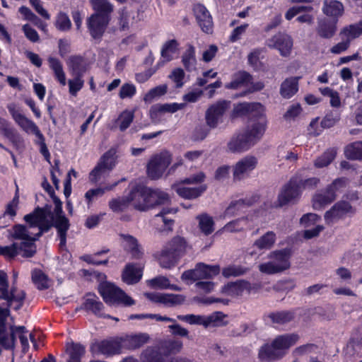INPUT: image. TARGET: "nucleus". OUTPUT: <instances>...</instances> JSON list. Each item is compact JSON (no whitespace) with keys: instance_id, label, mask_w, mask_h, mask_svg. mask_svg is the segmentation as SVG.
Wrapping results in <instances>:
<instances>
[{"instance_id":"31","label":"nucleus","mask_w":362,"mask_h":362,"mask_svg":"<svg viewBox=\"0 0 362 362\" xmlns=\"http://www.w3.org/2000/svg\"><path fill=\"white\" fill-rule=\"evenodd\" d=\"M67 65L72 76H83L86 71L85 58L80 55L71 56L67 61Z\"/></svg>"},{"instance_id":"32","label":"nucleus","mask_w":362,"mask_h":362,"mask_svg":"<svg viewBox=\"0 0 362 362\" xmlns=\"http://www.w3.org/2000/svg\"><path fill=\"white\" fill-rule=\"evenodd\" d=\"M141 276L142 269L132 263L127 264L122 273V280L128 284L137 283Z\"/></svg>"},{"instance_id":"54","label":"nucleus","mask_w":362,"mask_h":362,"mask_svg":"<svg viewBox=\"0 0 362 362\" xmlns=\"http://www.w3.org/2000/svg\"><path fill=\"white\" fill-rule=\"evenodd\" d=\"M16 344V338L12 334V326L10 327L9 336L6 334V330H0V354L2 348L4 349H13Z\"/></svg>"},{"instance_id":"50","label":"nucleus","mask_w":362,"mask_h":362,"mask_svg":"<svg viewBox=\"0 0 362 362\" xmlns=\"http://www.w3.org/2000/svg\"><path fill=\"white\" fill-rule=\"evenodd\" d=\"M182 62L188 71L193 70L196 65L195 49L189 45L182 57Z\"/></svg>"},{"instance_id":"21","label":"nucleus","mask_w":362,"mask_h":362,"mask_svg":"<svg viewBox=\"0 0 362 362\" xmlns=\"http://www.w3.org/2000/svg\"><path fill=\"white\" fill-rule=\"evenodd\" d=\"M264 112V107L260 103H243L237 105L234 113L238 116L248 115L252 117H259Z\"/></svg>"},{"instance_id":"46","label":"nucleus","mask_w":362,"mask_h":362,"mask_svg":"<svg viewBox=\"0 0 362 362\" xmlns=\"http://www.w3.org/2000/svg\"><path fill=\"white\" fill-rule=\"evenodd\" d=\"M85 352V347L83 345L71 343L66 347V353L69 354L67 362H81V358Z\"/></svg>"},{"instance_id":"47","label":"nucleus","mask_w":362,"mask_h":362,"mask_svg":"<svg viewBox=\"0 0 362 362\" xmlns=\"http://www.w3.org/2000/svg\"><path fill=\"white\" fill-rule=\"evenodd\" d=\"M32 281L37 289H47L50 286L48 276L40 269H35L32 272Z\"/></svg>"},{"instance_id":"28","label":"nucleus","mask_w":362,"mask_h":362,"mask_svg":"<svg viewBox=\"0 0 362 362\" xmlns=\"http://www.w3.org/2000/svg\"><path fill=\"white\" fill-rule=\"evenodd\" d=\"M134 118V112L132 110H124L118 117L110 125V130L119 129L121 132L125 131L132 123Z\"/></svg>"},{"instance_id":"37","label":"nucleus","mask_w":362,"mask_h":362,"mask_svg":"<svg viewBox=\"0 0 362 362\" xmlns=\"http://www.w3.org/2000/svg\"><path fill=\"white\" fill-rule=\"evenodd\" d=\"M294 319V313L288 310H282L271 313L264 317L267 322L273 324L284 325Z\"/></svg>"},{"instance_id":"29","label":"nucleus","mask_w":362,"mask_h":362,"mask_svg":"<svg viewBox=\"0 0 362 362\" xmlns=\"http://www.w3.org/2000/svg\"><path fill=\"white\" fill-rule=\"evenodd\" d=\"M330 190L331 189H326L324 192L316 193L313 196L312 204L314 209L321 210L335 200V192H331Z\"/></svg>"},{"instance_id":"12","label":"nucleus","mask_w":362,"mask_h":362,"mask_svg":"<svg viewBox=\"0 0 362 362\" xmlns=\"http://www.w3.org/2000/svg\"><path fill=\"white\" fill-rule=\"evenodd\" d=\"M301 195V191L296 181V178L291 177L287 184L282 188L278 196V202L280 206L289 203H296Z\"/></svg>"},{"instance_id":"57","label":"nucleus","mask_w":362,"mask_h":362,"mask_svg":"<svg viewBox=\"0 0 362 362\" xmlns=\"http://www.w3.org/2000/svg\"><path fill=\"white\" fill-rule=\"evenodd\" d=\"M160 348L165 354H177L182 349V342L178 339L167 340L161 344Z\"/></svg>"},{"instance_id":"22","label":"nucleus","mask_w":362,"mask_h":362,"mask_svg":"<svg viewBox=\"0 0 362 362\" xmlns=\"http://www.w3.org/2000/svg\"><path fill=\"white\" fill-rule=\"evenodd\" d=\"M82 307L84 310L91 312L95 315L106 317V315L103 313V304L94 293H90L85 296ZM107 317H109L108 315Z\"/></svg>"},{"instance_id":"58","label":"nucleus","mask_w":362,"mask_h":362,"mask_svg":"<svg viewBox=\"0 0 362 362\" xmlns=\"http://www.w3.org/2000/svg\"><path fill=\"white\" fill-rule=\"evenodd\" d=\"M176 210L173 209H163L156 216L157 223H163L165 226L164 230H172V226L174 224V220L167 216L168 214L173 213L175 214Z\"/></svg>"},{"instance_id":"2","label":"nucleus","mask_w":362,"mask_h":362,"mask_svg":"<svg viewBox=\"0 0 362 362\" xmlns=\"http://www.w3.org/2000/svg\"><path fill=\"white\" fill-rule=\"evenodd\" d=\"M128 195L131 204L135 209L141 211L170 202V197L166 192L158 189H153L142 185L134 186Z\"/></svg>"},{"instance_id":"39","label":"nucleus","mask_w":362,"mask_h":362,"mask_svg":"<svg viewBox=\"0 0 362 362\" xmlns=\"http://www.w3.org/2000/svg\"><path fill=\"white\" fill-rule=\"evenodd\" d=\"M206 189V185L198 187H187L180 183L176 187V192L185 199H195L199 197Z\"/></svg>"},{"instance_id":"41","label":"nucleus","mask_w":362,"mask_h":362,"mask_svg":"<svg viewBox=\"0 0 362 362\" xmlns=\"http://www.w3.org/2000/svg\"><path fill=\"white\" fill-rule=\"evenodd\" d=\"M323 13L329 16L337 18L342 15L344 6L336 0H325L322 8Z\"/></svg>"},{"instance_id":"14","label":"nucleus","mask_w":362,"mask_h":362,"mask_svg":"<svg viewBox=\"0 0 362 362\" xmlns=\"http://www.w3.org/2000/svg\"><path fill=\"white\" fill-rule=\"evenodd\" d=\"M293 39L286 33H278L267 40V46L279 50L283 57L290 55L293 47Z\"/></svg>"},{"instance_id":"6","label":"nucleus","mask_w":362,"mask_h":362,"mask_svg":"<svg viewBox=\"0 0 362 362\" xmlns=\"http://www.w3.org/2000/svg\"><path fill=\"white\" fill-rule=\"evenodd\" d=\"M172 161V156L168 151L161 152L151 157L147 164L146 173L151 180L160 178Z\"/></svg>"},{"instance_id":"40","label":"nucleus","mask_w":362,"mask_h":362,"mask_svg":"<svg viewBox=\"0 0 362 362\" xmlns=\"http://www.w3.org/2000/svg\"><path fill=\"white\" fill-rule=\"evenodd\" d=\"M250 288L249 283L240 281L234 283H230L222 288V292L228 296L235 297L242 295L245 290Z\"/></svg>"},{"instance_id":"55","label":"nucleus","mask_w":362,"mask_h":362,"mask_svg":"<svg viewBox=\"0 0 362 362\" xmlns=\"http://www.w3.org/2000/svg\"><path fill=\"white\" fill-rule=\"evenodd\" d=\"M131 204L129 195L113 199L109 202V207L114 212L119 213L126 210Z\"/></svg>"},{"instance_id":"59","label":"nucleus","mask_w":362,"mask_h":362,"mask_svg":"<svg viewBox=\"0 0 362 362\" xmlns=\"http://www.w3.org/2000/svg\"><path fill=\"white\" fill-rule=\"evenodd\" d=\"M337 155L335 148H330L325 151L320 157L315 161V165L317 168H323L327 166L332 163Z\"/></svg>"},{"instance_id":"30","label":"nucleus","mask_w":362,"mask_h":362,"mask_svg":"<svg viewBox=\"0 0 362 362\" xmlns=\"http://www.w3.org/2000/svg\"><path fill=\"white\" fill-rule=\"evenodd\" d=\"M300 76L289 77L286 78L280 87V94L284 98H291L298 90V81Z\"/></svg>"},{"instance_id":"63","label":"nucleus","mask_w":362,"mask_h":362,"mask_svg":"<svg viewBox=\"0 0 362 362\" xmlns=\"http://www.w3.org/2000/svg\"><path fill=\"white\" fill-rule=\"evenodd\" d=\"M148 285L152 288L166 289L170 286L169 279L163 276H158L147 281Z\"/></svg>"},{"instance_id":"23","label":"nucleus","mask_w":362,"mask_h":362,"mask_svg":"<svg viewBox=\"0 0 362 362\" xmlns=\"http://www.w3.org/2000/svg\"><path fill=\"white\" fill-rule=\"evenodd\" d=\"M298 339L299 336L296 334H286L278 336L272 343L276 347V349L284 356L287 350L294 345Z\"/></svg>"},{"instance_id":"49","label":"nucleus","mask_w":362,"mask_h":362,"mask_svg":"<svg viewBox=\"0 0 362 362\" xmlns=\"http://www.w3.org/2000/svg\"><path fill=\"white\" fill-rule=\"evenodd\" d=\"M252 77L250 74L245 71H239L236 73L233 81L228 83L226 87L227 88L236 89L239 87L246 85L250 82Z\"/></svg>"},{"instance_id":"34","label":"nucleus","mask_w":362,"mask_h":362,"mask_svg":"<svg viewBox=\"0 0 362 362\" xmlns=\"http://www.w3.org/2000/svg\"><path fill=\"white\" fill-rule=\"evenodd\" d=\"M185 105L184 103H172V104H157L153 105L150 109V115L152 119H156L160 114L165 112L174 113L177 110L184 108Z\"/></svg>"},{"instance_id":"51","label":"nucleus","mask_w":362,"mask_h":362,"mask_svg":"<svg viewBox=\"0 0 362 362\" xmlns=\"http://www.w3.org/2000/svg\"><path fill=\"white\" fill-rule=\"evenodd\" d=\"M345 156L352 160H362V141H356L346 146Z\"/></svg>"},{"instance_id":"45","label":"nucleus","mask_w":362,"mask_h":362,"mask_svg":"<svg viewBox=\"0 0 362 362\" xmlns=\"http://www.w3.org/2000/svg\"><path fill=\"white\" fill-rule=\"evenodd\" d=\"M199 221V228L205 235H209L214 230V221L213 218L207 214H202L196 218Z\"/></svg>"},{"instance_id":"56","label":"nucleus","mask_w":362,"mask_h":362,"mask_svg":"<svg viewBox=\"0 0 362 362\" xmlns=\"http://www.w3.org/2000/svg\"><path fill=\"white\" fill-rule=\"evenodd\" d=\"M226 315L221 312H215L211 315L206 316V328L209 327H223L228 324V322L225 320Z\"/></svg>"},{"instance_id":"10","label":"nucleus","mask_w":362,"mask_h":362,"mask_svg":"<svg viewBox=\"0 0 362 362\" xmlns=\"http://www.w3.org/2000/svg\"><path fill=\"white\" fill-rule=\"evenodd\" d=\"M122 349V341L118 337L95 341L90 346V351L93 354H103L107 356L119 354Z\"/></svg>"},{"instance_id":"19","label":"nucleus","mask_w":362,"mask_h":362,"mask_svg":"<svg viewBox=\"0 0 362 362\" xmlns=\"http://www.w3.org/2000/svg\"><path fill=\"white\" fill-rule=\"evenodd\" d=\"M257 118V121L252 122L244 132L253 145L262 137L267 127V120L264 114Z\"/></svg>"},{"instance_id":"8","label":"nucleus","mask_w":362,"mask_h":362,"mask_svg":"<svg viewBox=\"0 0 362 362\" xmlns=\"http://www.w3.org/2000/svg\"><path fill=\"white\" fill-rule=\"evenodd\" d=\"M220 272V267L218 265H208L204 263H198L194 269L185 271L182 274V280H191L193 281L211 279Z\"/></svg>"},{"instance_id":"44","label":"nucleus","mask_w":362,"mask_h":362,"mask_svg":"<svg viewBox=\"0 0 362 362\" xmlns=\"http://www.w3.org/2000/svg\"><path fill=\"white\" fill-rule=\"evenodd\" d=\"M276 239V235L275 233L269 231L256 240L254 243V246L259 250H269L274 246Z\"/></svg>"},{"instance_id":"35","label":"nucleus","mask_w":362,"mask_h":362,"mask_svg":"<svg viewBox=\"0 0 362 362\" xmlns=\"http://www.w3.org/2000/svg\"><path fill=\"white\" fill-rule=\"evenodd\" d=\"M165 247L180 259L186 253L189 245L184 238L175 236L167 243Z\"/></svg>"},{"instance_id":"53","label":"nucleus","mask_w":362,"mask_h":362,"mask_svg":"<svg viewBox=\"0 0 362 362\" xmlns=\"http://www.w3.org/2000/svg\"><path fill=\"white\" fill-rule=\"evenodd\" d=\"M177 46L178 43L175 40H170L163 45L161 50L163 62H168L173 59V54L176 52Z\"/></svg>"},{"instance_id":"16","label":"nucleus","mask_w":362,"mask_h":362,"mask_svg":"<svg viewBox=\"0 0 362 362\" xmlns=\"http://www.w3.org/2000/svg\"><path fill=\"white\" fill-rule=\"evenodd\" d=\"M257 159L255 156H246L238 161L233 166V175L235 180H240L247 177L256 168Z\"/></svg>"},{"instance_id":"24","label":"nucleus","mask_w":362,"mask_h":362,"mask_svg":"<svg viewBox=\"0 0 362 362\" xmlns=\"http://www.w3.org/2000/svg\"><path fill=\"white\" fill-rule=\"evenodd\" d=\"M122 349L134 350L140 348L149 340V336L146 333H139L135 335H128L120 337Z\"/></svg>"},{"instance_id":"52","label":"nucleus","mask_w":362,"mask_h":362,"mask_svg":"<svg viewBox=\"0 0 362 362\" xmlns=\"http://www.w3.org/2000/svg\"><path fill=\"white\" fill-rule=\"evenodd\" d=\"M256 197L250 199H240L230 203L228 207L226 209V216H234L237 214V211L241 210L245 206H250L256 202Z\"/></svg>"},{"instance_id":"61","label":"nucleus","mask_w":362,"mask_h":362,"mask_svg":"<svg viewBox=\"0 0 362 362\" xmlns=\"http://www.w3.org/2000/svg\"><path fill=\"white\" fill-rule=\"evenodd\" d=\"M167 85H160L151 89L144 97L145 102L151 103L153 99L160 97L167 93Z\"/></svg>"},{"instance_id":"33","label":"nucleus","mask_w":362,"mask_h":362,"mask_svg":"<svg viewBox=\"0 0 362 362\" xmlns=\"http://www.w3.org/2000/svg\"><path fill=\"white\" fill-rule=\"evenodd\" d=\"M180 358L165 361L162 354L156 348L148 347L141 354V362H178Z\"/></svg>"},{"instance_id":"25","label":"nucleus","mask_w":362,"mask_h":362,"mask_svg":"<svg viewBox=\"0 0 362 362\" xmlns=\"http://www.w3.org/2000/svg\"><path fill=\"white\" fill-rule=\"evenodd\" d=\"M252 146H253V144L245 133L239 134L233 136L228 144L229 151L233 153L245 151Z\"/></svg>"},{"instance_id":"15","label":"nucleus","mask_w":362,"mask_h":362,"mask_svg":"<svg viewBox=\"0 0 362 362\" xmlns=\"http://www.w3.org/2000/svg\"><path fill=\"white\" fill-rule=\"evenodd\" d=\"M110 20L99 14H92L87 19V28L90 36L95 40H100L105 33Z\"/></svg>"},{"instance_id":"64","label":"nucleus","mask_w":362,"mask_h":362,"mask_svg":"<svg viewBox=\"0 0 362 362\" xmlns=\"http://www.w3.org/2000/svg\"><path fill=\"white\" fill-rule=\"evenodd\" d=\"M74 78L68 81L69 93L71 95L76 96L77 93L83 88L84 81L83 76H73Z\"/></svg>"},{"instance_id":"62","label":"nucleus","mask_w":362,"mask_h":362,"mask_svg":"<svg viewBox=\"0 0 362 362\" xmlns=\"http://www.w3.org/2000/svg\"><path fill=\"white\" fill-rule=\"evenodd\" d=\"M27 332L28 331L24 326H12V334L14 335L16 339V337H18L23 350H25L29 346L28 340L25 336Z\"/></svg>"},{"instance_id":"17","label":"nucleus","mask_w":362,"mask_h":362,"mask_svg":"<svg viewBox=\"0 0 362 362\" xmlns=\"http://www.w3.org/2000/svg\"><path fill=\"white\" fill-rule=\"evenodd\" d=\"M144 296L152 302L162 303L168 307L181 305L185 301V296L180 294L145 293Z\"/></svg>"},{"instance_id":"38","label":"nucleus","mask_w":362,"mask_h":362,"mask_svg":"<svg viewBox=\"0 0 362 362\" xmlns=\"http://www.w3.org/2000/svg\"><path fill=\"white\" fill-rule=\"evenodd\" d=\"M284 357L282 354L276 349L272 343L262 346L259 351V358L263 361H276Z\"/></svg>"},{"instance_id":"20","label":"nucleus","mask_w":362,"mask_h":362,"mask_svg":"<svg viewBox=\"0 0 362 362\" xmlns=\"http://www.w3.org/2000/svg\"><path fill=\"white\" fill-rule=\"evenodd\" d=\"M119 236L122 239L124 249L131 255L133 259H140L143 257L142 247L135 237L128 234H120Z\"/></svg>"},{"instance_id":"27","label":"nucleus","mask_w":362,"mask_h":362,"mask_svg":"<svg viewBox=\"0 0 362 362\" xmlns=\"http://www.w3.org/2000/svg\"><path fill=\"white\" fill-rule=\"evenodd\" d=\"M49 221L52 224V226H54L57 228V234L60 239L59 247L63 248L66 246V232L70 226L69 219L64 216H60L55 217L53 223L49 220Z\"/></svg>"},{"instance_id":"18","label":"nucleus","mask_w":362,"mask_h":362,"mask_svg":"<svg viewBox=\"0 0 362 362\" xmlns=\"http://www.w3.org/2000/svg\"><path fill=\"white\" fill-rule=\"evenodd\" d=\"M193 11L202 30L208 34L211 33L214 23L212 17L207 8L204 5L197 4L194 5Z\"/></svg>"},{"instance_id":"48","label":"nucleus","mask_w":362,"mask_h":362,"mask_svg":"<svg viewBox=\"0 0 362 362\" xmlns=\"http://www.w3.org/2000/svg\"><path fill=\"white\" fill-rule=\"evenodd\" d=\"M362 34V21L356 24L350 25L344 28L340 35L344 36L346 40L351 41L358 37Z\"/></svg>"},{"instance_id":"42","label":"nucleus","mask_w":362,"mask_h":362,"mask_svg":"<svg viewBox=\"0 0 362 362\" xmlns=\"http://www.w3.org/2000/svg\"><path fill=\"white\" fill-rule=\"evenodd\" d=\"M337 20L334 21H322L319 23L317 33L322 38L332 37L337 30Z\"/></svg>"},{"instance_id":"60","label":"nucleus","mask_w":362,"mask_h":362,"mask_svg":"<svg viewBox=\"0 0 362 362\" xmlns=\"http://www.w3.org/2000/svg\"><path fill=\"white\" fill-rule=\"evenodd\" d=\"M247 271L248 269L243 266L232 264L223 268L222 274L226 278L235 277L245 274Z\"/></svg>"},{"instance_id":"3","label":"nucleus","mask_w":362,"mask_h":362,"mask_svg":"<svg viewBox=\"0 0 362 362\" xmlns=\"http://www.w3.org/2000/svg\"><path fill=\"white\" fill-rule=\"evenodd\" d=\"M25 297V293L23 291L14 287L8 290L7 274L0 271V330H6L5 321L9 315V309H20Z\"/></svg>"},{"instance_id":"11","label":"nucleus","mask_w":362,"mask_h":362,"mask_svg":"<svg viewBox=\"0 0 362 362\" xmlns=\"http://www.w3.org/2000/svg\"><path fill=\"white\" fill-rule=\"evenodd\" d=\"M229 107L230 103L226 100L218 101L211 105L205 114L206 124L210 128H216L219 123L223 122V117Z\"/></svg>"},{"instance_id":"4","label":"nucleus","mask_w":362,"mask_h":362,"mask_svg":"<svg viewBox=\"0 0 362 362\" xmlns=\"http://www.w3.org/2000/svg\"><path fill=\"white\" fill-rule=\"evenodd\" d=\"M270 261L259 265V270L264 274H274L283 272L291 267V252L288 249L275 250L268 255Z\"/></svg>"},{"instance_id":"5","label":"nucleus","mask_w":362,"mask_h":362,"mask_svg":"<svg viewBox=\"0 0 362 362\" xmlns=\"http://www.w3.org/2000/svg\"><path fill=\"white\" fill-rule=\"evenodd\" d=\"M98 292L108 305L122 304L124 306H131L135 304L134 300L119 288L109 282L100 284L98 286Z\"/></svg>"},{"instance_id":"26","label":"nucleus","mask_w":362,"mask_h":362,"mask_svg":"<svg viewBox=\"0 0 362 362\" xmlns=\"http://www.w3.org/2000/svg\"><path fill=\"white\" fill-rule=\"evenodd\" d=\"M154 258L158 262L159 265L164 269H170L175 266L178 257L173 254L167 247L154 254Z\"/></svg>"},{"instance_id":"1","label":"nucleus","mask_w":362,"mask_h":362,"mask_svg":"<svg viewBox=\"0 0 362 362\" xmlns=\"http://www.w3.org/2000/svg\"><path fill=\"white\" fill-rule=\"evenodd\" d=\"M24 220L28 223V226H15L12 236L14 239L22 241L18 246L19 250L23 252V256L31 257L36 252L35 241L42 233L47 232L52 228V224L49 221L46 211L40 208L25 215Z\"/></svg>"},{"instance_id":"7","label":"nucleus","mask_w":362,"mask_h":362,"mask_svg":"<svg viewBox=\"0 0 362 362\" xmlns=\"http://www.w3.org/2000/svg\"><path fill=\"white\" fill-rule=\"evenodd\" d=\"M115 153L116 151L111 148L103 155L96 166L89 174V180L91 182H98L103 176L112 170L115 165Z\"/></svg>"},{"instance_id":"36","label":"nucleus","mask_w":362,"mask_h":362,"mask_svg":"<svg viewBox=\"0 0 362 362\" xmlns=\"http://www.w3.org/2000/svg\"><path fill=\"white\" fill-rule=\"evenodd\" d=\"M90 4L95 13L100 16L107 17L111 19L110 15L114 11V6L107 0H90Z\"/></svg>"},{"instance_id":"13","label":"nucleus","mask_w":362,"mask_h":362,"mask_svg":"<svg viewBox=\"0 0 362 362\" xmlns=\"http://www.w3.org/2000/svg\"><path fill=\"white\" fill-rule=\"evenodd\" d=\"M8 110L15 122L26 132L35 134L39 139H43V134L40 132L37 126L30 119L23 115L16 105L11 104Z\"/></svg>"},{"instance_id":"9","label":"nucleus","mask_w":362,"mask_h":362,"mask_svg":"<svg viewBox=\"0 0 362 362\" xmlns=\"http://www.w3.org/2000/svg\"><path fill=\"white\" fill-rule=\"evenodd\" d=\"M356 211V209L348 202L339 201L325 212L324 218L326 223L330 225L344 218L346 216H353Z\"/></svg>"},{"instance_id":"43","label":"nucleus","mask_w":362,"mask_h":362,"mask_svg":"<svg viewBox=\"0 0 362 362\" xmlns=\"http://www.w3.org/2000/svg\"><path fill=\"white\" fill-rule=\"evenodd\" d=\"M47 61L50 69L54 71L56 79L62 86H64L66 84V81L61 62L53 57H49Z\"/></svg>"}]
</instances>
